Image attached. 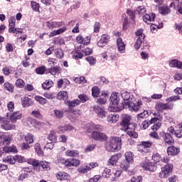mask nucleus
Instances as JSON below:
<instances>
[{"instance_id":"obj_1","label":"nucleus","mask_w":182,"mask_h":182,"mask_svg":"<svg viewBox=\"0 0 182 182\" xmlns=\"http://www.w3.org/2000/svg\"><path fill=\"white\" fill-rule=\"evenodd\" d=\"M121 96L124 100V102H122L123 109H129L131 112H139L143 106L141 101H138L135 103L132 102V94L129 92L121 91Z\"/></svg>"},{"instance_id":"obj_2","label":"nucleus","mask_w":182,"mask_h":182,"mask_svg":"<svg viewBox=\"0 0 182 182\" xmlns=\"http://www.w3.org/2000/svg\"><path fill=\"white\" fill-rule=\"evenodd\" d=\"M122 122L121 123V130H124V132H127V134L129 136V137H133V139H137L139 134L137 132H134V129H136V124H133L130 122L132 120V117L130 115L124 114L123 115Z\"/></svg>"},{"instance_id":"obj_3","label":"nucleus","mask_w":182,"mask_h":182,"mask_svg":"<svg viewBox=\"0 0 182 182\" xmlns=\"http://www.w3.org/2000/svg\"><path fill=\"white\" fill-rule=\"evenodd\" d=\"M26 163L28 164H31V166H33L34 170L36 171H41V166L45 171H49L50 170V163L46 161H38L35 159H28L26 161Z\"/></svg>"},{"instance_id":"obj_4","label":"nucleus","mask_w":182,"mask_h":182,"mask_svg":"<svg viewBox=\"0 0 182 182\" xmlns=\"http://www.w3.org/2000/svg\"><path fill=\"white\" fill-rule=\"evenodd\" d=\"M107 151H118L122 149V139L120 137H112L109 142L105 145Z\"/></svg>"},{"instance_id":"obj_5","label":"nucleus","mask_w":182,"mask_h":182,"mask_svg":"<svg viewBox=\"0 0 182 182\" xmlns=\"http://www.w3.org/2000/svg\"><path fill=\"white\" fill-rule=\"evenodd\" d=\"M110 102L112 103L113 106H109L108 107L109 112H118L117 105L120 102V94L119 92H112L110 96Z\"/></svg>"},{"instance_id":"obj_6","label":"nucleus","mask_w":182,"mask_h":182,"mask_svg":"<svg viewBox=\"0 0 182 182\" xmlns=\"http://www.w3.org/2000/svg\"><path fill=\"white\" fill-rule=\"evenodd\" d=\"M173 168V166L171 164L165 165L164 167L161 168V171L159 173L160 178H166V177H168V174L171 173Z\"/></svg>"},{"instance_id":"obj_7","label":"nucleus","mask_w":182,"mask_h":182,"mask_svg":"<svg viewBox=\"0 0 182 182\" xmlns=\"http://www.w3.org/2000/svg\"><path fill=\"white\" fill-rule=\"evenodd\" d=\"M116 42L118 52L120 53L121 55L126 53V43L123 41V38L118 37Z\"/></svg>"},{"instance_id":"obj_8","label":"nucleus","mask_w":182,"mask_h":182,"mask_svg":"<svg viewBox=\"0 0 182 182\" xmlns=\"http://www.w3.org/2000/svg\"><path fill=\"white\" fill-rule=\"evenodd\" d=\"M93 110L100 119H105L107 115V112L105 111V108L99 105H95L93 107Z\"/></svg>"},{"instance_id":"obj_9","label":"nucleus","mask_w":182,"mask_h":182,"mask_svg":"<svg viewBox=\"0 0 182 182\" xmlns=\"http://www.w3.org/2000/svg\"><path fill=\"white\" fill-rule=\"evenodd\" d=\"M91 139L99 141H103V140H106V134L98 131H92L91 133Z\"/></svg>"},{"instance_id":"obj_10","label":"nucleus","mask_w":182,"mask_h":182,"mask_svg":"<svg viewBox=\"0 0 182 182\" xmlns=\"http://www.w3.org/2000/svg\"><path fill=\"white\" fill-rule=\"evenodd\" d=\"M163 140L166 144H173L174 139H173V135L168 132H162L161 134Z\"/></svg>"},{"instance_id":"obj_11","label":"nucleus","mask_w":182,"mask_h":182,"mask_svg":"<svg viewBox=\"0 0 182 182\" xmlns=\"http://www.w3.org/2000/svg\"><path fill=\"white\" fill-rule=\"evenodd\" d=\"M46 26L49 29H53L55 28H60V26H65V23L63 21H47Z\"/></svg>"},{"instance_id":"obj_12","label":"nucleus","mask_w":182,"mask_h":182,"mask_svg":"<svg viewBox=\"0 0 182 182\" xmlns=\"http://www.w3.org/2000/svg\"><path fill=\"white\" fill-rule=\"evenodd\" d=\"M141 167L144 168V170H146L148 171H156L157 167L154 166V164L149 162V161H144L141 164Z\"/></svg>"},{"instance_id":"obj_13","label":"nucleus","mask_w":182,"mask_h":182,"mask_svg":"<svg viewBox=\"0 0 182 182\" xmlns=\"http://www.w3.org/2000/svg\"><path fill=\"white\" fill-rule=\"evenodd\" d=\"M3 122H1V127L4 130H13L15 129V124L9 123L5 118H2Z\"/></svg>"},{"instance_id":"obj_14","label":"nucleus","mask_w":182,"mask_h":182,"mask_svg":"<svg viewBox=\"0 0 182 182\" xmlns=\"http://www.w3.org/2000/svg\"><path fill=\"white\" fill-rule=\"evenodd\" d=\"M170 8L177 9V11L182 15V2L179 0H174L170 4Z\"/></svg>"},{"instance_id":"obj_15","label":"nucleus","mask_w":182,"mask_h":182,"mask_svg":"<svg viewBox=\"0 0 182 182\" xmlns=\"http://www.w3.org/2000/svg\"><path fill=\"white\" fill-rule=\"evenodd\" d=\"M104 127L100 124H90L87 126L88 133H92V132H102Z\"/></svg>"},{"instance_id":"obj_16","label":"nucleus","mask_w":182,"mask_h":182,"mask_svg":"<svg viewBox=\"0 0 182 182\" xmlns=\"http://www.w3.org/2000/svg\"><path fill=\"white\" fill-rule=\"evenodd\" d=\"M154 19H156V14L154 13L146 14L143 16V21L145 23L150 24L151 22H154Z\"/></svg>"},{"instance_id":"obj_17","label":"nucleus","mask_w":182,"mask_h":182,"mask_svg":"<svg viewBox=\"0 0 182 182\" xmlns=\"http://www.w3.org/2000/svg\"><path fill=\"white\" fill-rule=\"evenodd\" d=\"M110 39V36L107 35H102L100 40L97 43V46L99 48H104V46H106L107 45V42H109V40Z\"/></svg>"},{"instance_id":"obj_18","label":"nucleus","mask_w":182,"mask_h":182,"mask_svg":"<svg viewBox=\"0 0 182 182\" xmlns=\"http://www.w3.org/2000/svg\"><path fill=\"white\" fill-rule=\"evenodd\" d=\"M152 143L151 141H143L141 144L139 145L140 151H144V153H148L149 149L151 147Z\"/></svg>"},{"instance_id":"obj_19","label":"nucleus","mask_w":182,"mask_h":182,"mask_svg":"<svg viewBox=\"0 0 182 182\" xmlns=\"http://www.w3.org/2000/svg\"><path fill=\"white\" fill-rule=\"evenodd\" d=\"M22 119V113L19 111L13 112L10 116V120L12 123H16V120H21Z\"/></svg>"},{"instance_id":"obj_20","label":"nucleus","mask_w":182,"mask_h":182,"mask_svg":"<svg viewBox=\"0 0 182 182\" xmlns=\"http://www.w3.org/2000/svg\"><path fill=\"white\" fill-rule=\"evenodd\" d=\"M170 68H176V69H182V62L178 59L169 60Z\"/></svg>"},{"instance_id":"obj_21","label":"nucleus","mask_w":182,"mask_h":182,"mask_svg":"<svg viewBox=\"0 0 182 182\" xmlns=\"http://www.w3.org/2000/svg\"><path fill=\"white\" fill-rule=\"evenodd\" d=\"M57 180L60 181H63L65 180H68L69 178V174L65 172L59 171L55 174Z\"/></svg>"},{"instance_id":"obj_22","label":"nucleus","mask_w":182,"mask_h":182,"mask_svg":"<svg viewBox=\"0 0 182 182\" xmlns=\"http://www.w3.org/2000/svg\"><path fill=\"white\" fill-rule=\"evenodd\" d=\"M180 153V149L174 146H170L167 149V154L168 156H177Z\"/></svg>"},{"instance_id":"obj_23","label":"nucleus","mask_w":182,"mask_h":182,"mask_svg":"<svg viewBox=\"0 0 182 182\" xmlns=\"http://www.w3.org/2000/svg\"><path fill=\"white\" fill-rule=\"evenodd\" d=\"M49 73L55 76V75H59L62 72V68L60 66L51 67L48 70Z\"/></svg>"},{"instance_id":"obj_24","label":"nucleus","mask_w":182,"mask_h":182,"mask_svg":"<svg viewBox=\"0 0 182 182\" xmlns=\"http://www.w3.org/2000/svg\"><path fill=\"white\" fill-rule=\"evenodd\" d=\"M32 100L28 97L21 98V105L23 107H29V106H32Z\"/></svg>"},{"instance_id":"obj_25","label":"nucleus","mask_w":182,"mask_h":182,"mask_svg":"<svg viewBox=\"0 0 182 182\" xmlns=\"http://www.w3.org/2000/svg\"><path fill=\"white\" fill-rule=\"evenodd\" d=\"M67 103L70 110L72 111V107H76V106L80 105V100L78 99L73 100V101L68 100Z\"/></svg>"},{"instance_id":"obj_26","label":"nucleus","mask_w":182,"mask_h":182,"mask_svg":"<svg viewBox=\"0 0 182 182\" xmlns=\"http://www.w3.org/2000/svg\"><path fill=\"white\" fill-rule=\"evenodd\" d=\"M66 31V27L63 26L61 28L58 30H55L53 32L50 33L49 38H53V36H56V35H60V33H63V32Z\"/></svg>"},{"instance_id":"obj_27","label":"nucleus","mask_w":182,"mask_h":182,"mask_svg":"<svg viewBox=\"0 0 182 182\" xmlns=\"http://www.w3.org/2000/svg\"><path fill=\"white\" fill-rule=\"evenodd\" d=\"M159 120V118L154 117L151 119V123H155L152 127L151 129L152 130H159V127H161V122L159 121L158 122L156 123Z\"/></svg>"},{"instance_id":"obj_28","label":"nucleus","mask_w":182,"mask_h":182,"mask_svg":"<svg viewBox=\"0 0 182 182\" xmlns=\"http://www.w3.org/2000/svg\"><path fill=\"white\" fill-rule=\"evenodd\" d=\"M163 28V21H161L158 24H151L150 26V30L152 33H156L157 29H161Z\"/></svg>"},{"instance_id":"obj_29","label":"nucleus","mask_w":182,"mask_h":182,"mask_svg":"<svg viewBox=\"0 0 182 182\" xmlns=\"http://www.w3.org/2000/svg\"><path fill=\"white\" fill-rule=\"evenodd\" d=\"M3 150L5 153H16L18 149H16V146L12 145L11 146H4Z\"/></svg>"},{"instance_id":"obj_30","label":"nucleus","mask_w":182,"mask_h":182,"mask_svg":"<svg viewBox=\"0 0 182 182\" xmlns=\"http://www.w3.org/2000/svg\"><path fill=\"white\" fill-rule=\"evenodd\" d=\"M9 32H14V28H15V25L16 23V19H15V17L11 16L10 17L9 20Z\"/></svg>"},{"instance_id":"obj_31","label":"nucleus","mask_w":182,"mask_h":182,"mask_svg":"<svg viewBox=\"0 0 182 182\" xmlns=\"http://www.w3.org/2000/svg\"><path fill=\"white\" fill-rule=\"evenodd\" d=\"M119 154L113 155L108 161V166H114L119 161Z\"/></svg>"},{"instance_id":"obj_32","label":"nucleus","mask_w":182,"mask_h":182,"mask_svg":"<svg viewBox=\"0 0 182 182\" xmlns=\"http://www.w3.org/2000/svg\"><path fill=\"white\" fill-rule=\"evenodd\" d=\"M4 163H8L9 164H15V156H7L3 158Z\"/></svg>"},{"instance_id":"obj_33","label":"nucleus","mask_w":182,"mask_h":182,"mask_svg":"<svg viewBox=\"0 0 182 182\" xmlns=\"http://www.w3.org/2000/svg\"><path fill=\"white\" fill-rule=\"evenodd\" d=\"M119 120V115L111 114L107 117V122L111 124H114Z\"/></svg>"},{"instance_id":"obj_34","label":"nucleus","mask_w":182,"mask_h":182,"mask_svg":"<svg viewBox=\"0 0 182 182\" xmlns=\"http://www.w3.org/2000/svg\"><path fill=\"white\" fill-rule=\"evenodd\" d=\"M34 150L38 156H43V151L42 150V147H41V144L36 143L34 145Z\"/></svg>"},{"instance_id":"obj_35","label":"nucleus","mask_w":182,"mask_h":182,"mask_svg":"<svg viewBox=\"0 0 182 182\" xmlns=\"http://www.w3.org/2000/svg\"><path fill=\"white\" fill-rule=\"evenodd\" d=\"M159 11V14H161L162 15H168L171 12L170 9L166 6H160Z\"/></svg>"},{"instance_id":"obj_36","label":"nucleus","mask_w":182,"mask_h":182,"mask_svg":"<svg viewBox=\"0 0 182 182\" xmlns=\"http://www.w3.org/2000/svg\"><path fill=\"white\" fill-rule=\"evenodd\" d=\"M53 86V81L50 80H46L43 84H42V87L44 90H48L50 89Z\"/></svg>"},{"instance_id":"obj_37","label":"nucleus","mask_w":182,"mask_h":182,"mask_svg":"<svg viewBox=\"0 0 182 182\" xmlns=\"http://www.w3.org/2000/svg\"><path fill=\"white\" fill-rule=\"evenodd\" d=\"M65 154L68 157H77L79 156V151L77 150H67Z\"/></svg>"},{"instance_id":"obj_38","label":"nucleus","mask_w":182,"mask_h":182,"mask_svg":"<svg viewBox=\"0 0 182 182\" xmlns=\"http://www.w3.org/2000/svg\"><path fill=\"white\" fill-rule=\"evenodd\" d=\"M78 173H80V174H85V173H87L88 171H90V168L88 167L87 165L80 166L77 168Z\"/></svg>"},{"instance_id":"obj_39","label":"nucleus","mask_w":182,"mask_h":182,"mask_svg":"<svg viewBox=\"0 0 182 182\" xmlns=\"http://www.w3.org/2000/svg\"><path fill=\"white\" fill-rule=\"evenodd\" d=\"M11 140H12V136H11V135H3L4 146H8L11 144Z\"/></svg>"},{"instance_id":"obj_40","label":"nucleus","mask_w":182,"mask_h":182,"mask_svg":"<svg viewBox=\"0 0 182 182\" xmlns=\"http://www.w3.org/2000/svg\"><path fill=\"white\" fill-rule=\"evenodd\" d=\"M68 92L66 91H61L58 94V99L59 100H68Z\"/></svg>"},{"instance_id":"obj_41","label":"nucleus","mask_w":182,"mask_h":182,"mask_svg":"<svg viewBox=\"0 0 182 182\" xmlns=\"http://www.w3.org/2000/svg\"><path fill=\"white\" fill-rule=\"evenodd\" d=\"M100 95V89H99V87L94 86L92 88V95L93 97H99V95Z\"/></svg>"},{"instance_id":"obj_42","label":"nucleus","mask_w":182,"mask_h":182,"mask_svg":"<svg viewBox=\"0 0 182 182\" xmlns=\"http://www.w3.org/2000/svg\"><path fill=\"white\" fill-rule=\"evenodd\" d=\"M120 167H121V168H122V170H124L126 171V170H127L129 168V167H130V162H129L128 161H126V159H124L121 161Z\"/></svg>"},{"instance_id":"obj_43","label":"nucleus","mask_w":182,"mask_h":182,"mask_svg":"<svg viewBox=\"0 0 182 182\" xmlns=\"http://www.w3.org/2000/svg\"><path fill=\"white\" fill-rule=\"evenodd\" d=\"M125 161L129 163H133V153L132 151H127L125 153Z\"/></svg>"},{"instance_id":"obj_44","label":"nucleus","mask_w":182,"mask_h":182,"mask_svg":"<svg viewBox=\"0 0 182 182\" xmlns=\"http://www.w3.org/2000/svg\"><path fill=\"white\" fill-rule=\"evenodd\" d=\"M110 176H112V170L107 168L104 169L102 173V176L104 177L105 178H110Z\"/></svg>"},{"instance_id":"obj_45","label":"nucleus","mask_w":182,"mask_h":182,"mask_svg":"<svg viewBox=\"0 0 182 182\" xmlns=\"http://www.w3.org/2000/svg\"><path fill=\"white\" fill-rule=\"evenodd\" d=\"M177 129H178L175 132V136L180 139L182 137V124H178Z\"/></svg>"},{"instance_id":"obj_46","label":"nucleus","mask_w":182,"mask_h":182,"mask_svg":"<svg viewBox=\"0 0 182 182\" xmlns=\"http://www.w3.org/2000/svg\"><path fill=\"white\" fill-rule=\"evenodd\" d=\"M143 41H144V38H136V41L134 45V48H135L136 50H139V49H140V48H141Z\"/></svg>"},{"instance_id":"obj_47","label":"nucleus","mask_w":182,"mask_h":182,"mask_svg":"<svg viewBox=\"0 0 182 182\" xmlns=\"http://www.w3.org/2000/svg\"><path fill=\"white\" fill-rule=\"evenodd\" d=\"M4 87L5 90H8V92H10L11 93L14 92V85L8 82L4 83Z\"/></svg>"},{"instance_id":"obj_48","label":"nucleus","mask_w":182,"mask_h":182,"mask_svg":"<svg viewBox=\"0 0 182 182\" xmlns=\"http://www.w3.org/2000/svg\"><path fill=\"white\" fill-rule=\"evenodd\" d=\"M53 114L55 117H56L57 119H62V117H63V111L62 110L54 109Z\"/></svg>"},{"instance_id":"obj_49","label":"nucleus","mask_w":182,"mask_h":182,"mask_svg":"<svg viewBox=\"0 0 182 182\" xmlns=\"http://www.w3.org/2000/svg\"><path fill=\"white\" fill-rule=\"evenodd\" d=\"M25 141L28 144H32L33 143V135L32 134H27L25 136Z\"/></svg>"},{"instance_id":"obj_50","label":"nucleus","mask_w":182,"mask_h":182,"mask_svg":"<svg viewBox=\"0 0 182 182\" xmlns=\"http://www.w3.org/2000/svg\"><path fill=\"white\" fill-rule=\"evenodd\" d=\"M48 140L50 141H56L57 140V136H56V132L55 131H51L50 132V134L48 136Z\"/></svg>"},{"instance_id":"obj_51","label":"nucleus","mask_w":182,"mask_h":182,"mask_svg":"<svg viewBox=\"0 0 182 182\" xmlns=\"http://www.w3.org/2000/svg\"><path fill=\"white\" fill-rule=\"evenodd\" d=\"M135 35L137 39H144L146 38V35L143 33V29H139L136 33Z\"/></svg>"},{"instance_id":"obj_52","label":"nucleus","mask_w":182,"mask_h":182,"mask_svg":"<svg viewBox=\"0 0 182 182\" xmlns=\"http://www.w3.org/2000/svg\"><path fill=\"white\" fill-rule=\"evenodd\" d=\"M30 123L33 127H35V129L41 128V122H39L35 119H30Z\"/></svg>"},{"instance_id":"obj_53","label":"nucleus","mask_w":182,"mask_h":182,"mask_svg":"<svg viewBox=\"0 0 182 182\" xmlns=\"http://www.w3.org/2000/svg\"><path fill=\"white\" fill-rule=\"evenodd\" d=\"M35 100H36V102H38V103H40L41 105H45L48 102V100H46V99L39 95L35 97Z\"/></svg>"},{"instance_id":"obj_54","label":"nucleus","mask_w":182,"mask_h":182,"mask_svg":"<svg viewBox=\"0 0 182 182\" xmlns=\"http://www.w3.org/2000/svg\"><path fill=\"white\" fill-rule=\"evenodd\" d=\"M161 159V156L159 153L154 152L153 154L152 159L154 160V161H155V163H160Z\"/></svg>"},{"instance_id":"obj_55","label":"nucleus","mask_w":182,"mask_h":182,"mask_svg":"<svg viewBox=\"0 0 182 182\" xmlns=\"http://www.w3.org/2000/svg\"><path fill=\"white\" fill-rule=\"evenodd\" d=\"M14 159L16 162L18 161V163H24V161H28V159H25V157L21 156V155H16L14 156Z\"/></svg>"},{"instance_id":"obj_56","label":"nucleus","mask_w":182,"mask_h":182,"mask_svg":"<svg viewBox=\"0 0 182 182\" xmlns=\"http://www.w3.org/2000/svg\"><path fill=\"white\" fill-rule=\"evenodd\" d=\"M74 82H75V83H86V79L85 78V77H74L73 78Z\"/></svg>"},{"instance_id":"obj_57","label":"nucleus","mask_w":182,"mask_h":182,"mask_svg":"<svg viewBox=\"0 0 182 182\" xmlns=\"http://www.w3.org/2000/svg\"><path fill=\"white\" fill-rule=\"evenodd\" d=\"M149 111H144L143 112L137 114V120H140V119H144V117H147L149 116Z\"/></svg>"},{"instance_id":"obj_58","label":"nucleus","mask_w":182,"mask_h":182,"mask_svg":"<svg viewBox=\"0 0 182 182\" xmlns=\"http://www.w3.org/2000/svg\"><path fill=\"white\" fill-rule=\"evenodd\" d=\"M181 97L178 95H173L168 98L166 99V102H177V100H180Z\"/></svg>"},{"instance_id":"obj_59","label":"nucleus","mask_w":182,"mask_h":182,"mask_svg":"<svg viewBox=\"0 0 182 182\" xmlns=\"http://www.w3.org/2000/svg\"><path fill=\"white\" fill-rule=\"evenodd\" d=\"M63 83H66V85H68V83H70V82L67 79H64V80L60 79L57 82L58 87L59 88L62 87V85H63Z\"/></svg>"},{"instance_id":"obj_60","label":"nucleus","mask_w":182,"mask_h":182,"mask_svg":"<svg viewBox=\"0 0 182 182\" xmlns=\"http://www.w3.org/2000/svg\"><path fill=\"white\" fill-rule=\"evenodd\" d=\"M46 70V68L45 66L38 67L36 69V73H37V75H43Z\"/></svg>"},{"instance_id":"obj_61","label":"nucleus","mask_w":182,"mask_h":182,"mask_svg":"<svg viewBox=\"0 0 182 182\" xmlns=\"http://www.w3.org/2000/svg\"><path fill=\"white\" fill-rule=\"evenodd\" d=\"M31 7L33 11L39 12V4L36 3V1H31Z\"/></svg>"},{"instance_id":"obj_62","label":"nucleus","mask_w":182,"mask_h":182,"mask_svg":"<svg viewBox=\"0 0 182 182\" xmlns=\"http://www.w3.org/2000/svg\"><path fill=\"white\" fill-rule=\"evenodd\" d=\"M136 12L139 14V15H143L144 14H146V8L143 6H140L137 7Z\"/></svg>"},{"instance_id":"obj_63","label":"nucleus","mask_w":182,"mask_h":182,"mask_svg":"<svg viewBox=\"0 0 182 182\" xmlns=\"http://www.w3.org/2000/svg\"><path fill=\"white\" fill-rule=\"evenodd\" d=\"M87 62L90 63V65H95L96 64V58L92 56H88L86 58Z\"/></svg>"},{"instance_id":"obj_64","label":"nucleus","mask_w":182,"mask_h":182,"mask_svg":"<svg viewBox=\"0 0 182 182\" xmlns=\"http://www.w3.org/2000/svg\"><path fill=\"white\" fill-rule=\"evenodd\" d=\"M16 86H17V87L22 88L25 86V82L22 79H18L16 81Z\"/></svg>"}]
</instances>
